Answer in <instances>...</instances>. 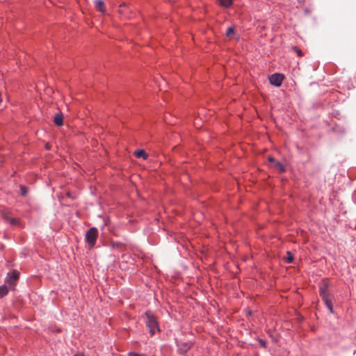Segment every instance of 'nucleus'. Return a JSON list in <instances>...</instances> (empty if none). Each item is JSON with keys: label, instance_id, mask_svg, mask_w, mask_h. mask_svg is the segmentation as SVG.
Instances as JSON below:
<instances>
[{"label": "nucleus", "instance_id": "f8f14e48", "mask_svg": "<svg viewBox=\"0 0 356 356\" xmlns=\"http://www.w3.org/2000/svg\"><path fill=\"white\" fill-rule=\"evenodd\" d=\"M220 3L222 6L227 8L232 3V0H219Z\"/></svg>", "mask_w": 356, "mask_h": 356}, {"label": "nucleus", "instance_id": "2eb2a0df", "mask_svg": "<svg viewBox=\"0 0 356 356\" xmlns=\"http://www.w3.org/2000/svg\"><path fill=\"white\" fill-rule=\"evenodd\" d=\"M293 49L298 54V56L301 57L303 56L302 51L297 48L296 47H293Z\"/></svg>", "mask_w": 356, "mask_h": 356}, {"label": "nucleus", "instance_id": "9d476101", "mask_svg": "<svg viewBox=\"0 0 356 356\" xmlns=\"http://www.w3.org/2000/svg\"><path fill=\"white\" fill-rule=\"evenodd\" d=\"M286 254H287V256H286V257H284V261H285L287 264H291V263H292V262H293V254H292L291 252L288 251V252H286Z\"/></svg>", "mask_w": 356, "mask_h": 356}, {"label": "nucleus", "instance_id": "9b49d317", "mask_svg": "<svg viewBox=\"0 0 356 356\" xmlns=\"http://www.w3.org/2000/svg\"><path fill=\"white\" fill-rule=\"evenodd\" d=\"M8 290L6 286H0V298H2L4 296H6L8 293Z\"/></svg>", "mask_w": 356, "mask_h": 356}, {"label": "nucleus", "instance_id": "7ed1b4c3", "mask_svg": "<svg viewBox=\"0 0 356 356\" xmlns=\"http://www.w3.org/2000/svg\"><path fill=\"white\" fill-rule=\"evenodd\" d=\"M97 236L98 231L96 227H92L86 232V240L90 248H92L95 245Z\"/></svg>", "mask_w": 356, "mask_h": 356}, {"label": "nucleus", "instance_id": "423d86ee", "mask_svg": "<svg viewBox=\"0 0 356 356\" xmlns=\"http://www.w3.org/2000/svg\"><path fill=\"white\" fill-rule=\"evenodd\" d=\"M95 8L102 13L106 12L104 2L103 0H95Z\"/></svg>", "mask_w": 356, "mask_h": 356}, {"label": "nucleus", "instance_id": "f257e3e1", "mask_svg": "<svg viewBox=\"0 0 356 356\" xmlns=\"http://www.w3.org/2000/svg\"><path fill=\"white\" fill-rule=\"evenodd\" d=\"M145 323L149 328V332L154 335L156 331H159L158 322L156 316L150 311L146 312L145 314Z\"/></svg>", "mask_w": 356, "mask_h": 356}, {"label": "nucleus", "instance_id": "6e6552de", "mask_svg": "<svg viewBox=\"0 0 356 356\" xmlns=\"http://www.w3.org/2000/svg\"><path fill=\"white\" fill-rule=\"evenodd\" d=\"M134 155L137 157V158H143L144 159H146L147 158V154H146V152L143 150V149H140V150H137L134 152Z\"/></svg>", "mask_w": 356, "mask_h": 356}, {"label": "nucleus", "instance_id": "4468645a", "mask_svg": "<svg viewBox=\"0 0 356 356\" xmlns=\"http://www.w3.org/2000/svg\"><path fill=\"white\" fill-rule=\"evenodd\" d=\"M275 166L280 172H282L285 170L283 165L280 162H275Z\"/></svg>", "mask_w": 356, "mask_h": 356}, {"label": "nucleus", "instance_id": "a211bd4d", "mask_svg": "<svg viewBox=\"0 0 356 356\" xmlns=\"http://www.w3.org/2000/svg\"><path fill=\"white\" fill-rule=\"evenodd\" d=\"M122 6H125V4H124V3H123V4L120 5V8H119V10H118V12H119L120 13H123V9H122Z\"/></svg>", "mask_w": 356, "mask_h": 356}, {"label": "nucleus", "instance_id": "39448f33", "mask_svg": "<svg viewBox=\"0 0 356 356\" xmlns=\"http://www.w3.org/2000/svg\"><path fill=\"white\" fill-rule=\"evenodd\" d=\"M18 278H19L18 272L16 270H14L8 275L6 282L9 284L10 286H12L14 285L15 282L18 280Z\"/></svg>", "mask_w": 356, "mask_h": 356}, {"label": "nucleus", "instance_id": "ddd939ff", "mask_svg": "<svg viewBox=\"0 0 356 356\" xmlns=\"http://www.w3.org/2000/svg\"><path fill=\"white\" fill-rule=\"evenodd\" d=\"M234 34V27H229L227 29L226 31V36L227 38H231L232 35Z\"/></svg>", "mask_w": 356, "mask_h": 356}, {"label": "nucleus", "instance_id": "f03ea898", "mask_svg": "<svg viewBox=\"0 0 356 356\" xmlns=\"http://www.w3.org/2000/svg\"><path fill=\"white\" fill-rule=\"evenodd\" d=\"M320 295L322 297L325 305L327 306L329 311L333 312V308L331 303L330 295L327 290V285L325 283H323L320 286Z\"/></svg>", "mask_w": 356, "mask_h": 356}, {"label": "nucleus", "instance_id": "6ab92c4d", "mask_svg": "<svg viewBox=\"0 0 356 356\" xmlns=\"http://www.w3.org/2000/svg\"><path fill=\"white\" fill-rule=\"evenodd\" d=\"M269 161L270 162H275V160L273 157H269L268 158Z\"/></svg>", "mask_w": 356, "mask_h": 356}, {"label": "nucleus", "instance_id": "dca6fc26", "mask_svg": "<svg viewBox=\"0 0 356 356\" xmlns=\"http://www.w3.org/2000/svg\"><path fill=\"white\" fill-rule=\"evenodd\" d=\"M128 356H146L144 354H139L134 352H131L128 354Z\"/></svg>", "mask_w": 356, "mask_h": 356}, {"label": "nucleus", "instance_id": "0eeeda50", "mask_svg": "<svg viewBox=\"0 0 356 356\" xmlns=\"http://www.w3.org/2000/svg\"><path fill=\"white\" fill-rule=\"evenodd\" d=\"M54 122L57 125V126H61L63 125V115L62 113H58L55 115L54 118Z\"/></svg>", "mask_w": 356, "mask_h": 356}, {"label": "nucleus", "instance_id": "f3484780", "mask_svg": "<svg viewBox=\"0 0 356 356\" xmlns=\"http://www.w3.org/2000/svg\"><path fill=\"white\" fill-rule=\"evenodd\" d=\"M22 194L24 195L26 194V188L24 186H21Z\"/></svg>", "mask_w": 356, "mask_h": 356}, {"label": "nucleus", "instance_id": "1a4fd4ad", "mask_svg": "<svg viewBox=\"0 0 356 356\" xmlns=\"http://www.w3.org/2000/svg\"><path fill=\"white\" fill-rule=\"evenodd\" d=\"M3 216L6 220L10 222L11 225H17L18 220L17 218H10L8 214L3 213Z\"/></svg>", "mask_w": 356, "mask_h": 356}, {"label": "nucleus", "instance_id": "aec40b11", "mask_svg": "<svg viewBox=\"0 0 356 356\" xmlns=\"http://www.w3.org/2000/svg\"><path fill=\"white\" fill-rule=\"evenodd\" d=\"M260 343L261 345L263 346V347H265L266 346V343L265 341H262V340H260Z\"/></svg>", "mask_w": 356, "mask_h": 356}, {"label": "nucleus", "instance_id": "4be33fe9", "mask_svg": "<svg viewBox=\"0 0 356 356\" xmlns=\"http://www.w3.org/2000/svg\"><path fill=\"white\" fill-rule=\"evenodd\" d=\"M74 356H84V355L81 354V353H79V354H76Z\"/></svg>", "mask_w": 356, "mask_h": 356}, {"label": "nucleus", "instance_id": "412c9836", "mask_svg": "<svg viewBox=\"0 0 356 356\" xmlns=\"http://www.w3.org/2000/svg\"><path fill=\"white\" fill-rule=\"evenodd\" d=\"M67 195L69 197H71V198H73V197L71 196V194L70 193L67 192Z\"/></svg>", "mask_w": 356, "mask_h": 356}, {"label": "nucleus", "instance_id": "20e7f679", "mask_svg": "<svg viewBox=\"0 0 356 356\" xmlns=\"http://www.w3.org/2000/svg\"><path fill=\"white\" fill-rule=\"evenodd\" d=\"M284 79V76L281 74H274L269 78L270 83L275 86H280Z\"/></svg>", "mask_w": 356, "mask_h": 356}]
</instances>
